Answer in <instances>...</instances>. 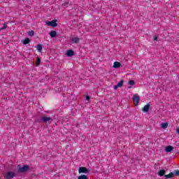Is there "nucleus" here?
Masks as SVG:
<instances>
[{"label":"nucleus","mask_w":179,"mask_h":179,"mask_svg":"<svg viewBox=\"0 0 179 179\" xmlns=\"http://www.w3.org/2000/svg\"><path fill=\"white\" fill-rule=\"evenodd\" d=\"M54 121V119L51 117H47L45 115L36 119V122H38L39 124H42L43 122L44 124H50V122H52Z\"/></svg>","instance_id":"f257e3e1"},{"label":"nucleus","mask_w":179,"mask_h":179,"mask_svg":"<svg viewBox=\"0 0 179 179\" xmlns=\"http://www.w3.org/2000/svg\"><path fill=\"white\" fill-rule=\"evenodd\" d=\"M17 173L20 174H23V173H27L29 170H30V166L29 165H23L22 167H20V165H18L17 166Z\"/></svg>","instance_id":"f03ea898"},{"label":"nucleus","mask_w":179,"mask_h":179,"mask_svg":"<svg viewBox=\"0 0 179 179\" xmlns=\"http://www.w3.org/2000/svg\"><path fill=\"white\" fill-rule=\"evenodd\" d=\"M16 176H17L16 173L8 171L6 173H4L3 177L4 179H13L15 178Z\"/></svg>","instance_id":"7ed1b4c3"},{"label":"nucleus","mask_w":179,"mask_h":179,"mask_svg":"<svg viewBox=\"0 0 179 179\" xmlns=\"http://www.w3.org/2000/svg\"><path fill=\"white\" fill-rule=\"evenodd\" d=\"M139 101H141V97L138 94H135L133 96V103L134 106H139Z\"/></svg>","instance_id":"20e7f679"},{"label":"nucleus","mask_w":179,"mask_h":179,"mask_svg":"<svg viewBox=\"0 0 179 179\" xmlns=\"http://www.w3.org/2000/svg\"><path fill=\"white\" fill-rule=\"evenodd\" d=\"M57 20H53L52 21H47L46 26H50L51 27H57L58 26V23H57Z\"/></svg>","instance_id":"39448f33"},{"label":"nucleus","mask_w":179,"mask_h":179,"mask_svg":"<svg viewBox=\"0 0 179 179\" xmlns=\"http://www.w3.org/2000/svg\"><path fill=\"white\" fill-rule=\"evenodd\" d=\"M78 172L80 174L82 173L84 174H87V173H89V169L85 166H81L78 169Z\"/></svg>","instance_id":"423d86ee"},{"label":"nucleus","mask_w":179,"mask_h":179,"mask_svg":"<svg viewBox=\"0 0 179 179\" xmlns=\"http://www.w3.org/2000/svg\"><path fill=\"white\" fill-rule=\"evenodd\" d=\"M124 85V80H121L116 85L114 86V90H117L118 87H122Z\"/></svg>","instance_id":"0eeeda50"},{"label":"nucleus","mask_w":179,"mask_h":179,"mask_svg":"<svg viewBox=\"0 0 179 179\" xmlns=\"http://www.w3.org/2000/svg\"><path fill=\"white\" fill-rule=\"evenodd\" d=\"M173 150H174V148L173 146L168 145L165 148V152H166V153H170L171 152H173Z\"/></svg>","instance_id":"6e6552de"},{"label":"nucleus","mask_w":179,"mask_h":179,"mask_svg":"<svg viewBox=\"0 0 179 179\" xmlns=\"http://www.w3.org/2000/svg\"><path fill=\"white\" fill-rule=\"evenodd\" d=\"M66 55H67V57H73V55H75V52L72 50H69L66 51Z\"/></svg>","instance_id":"1a4fd4ad"},{"label":"nucleus","mask_w":179,"mask_h":179,"mask_svg":"<svg viewBox=\"0 0 179 179\" xmlns=\"http://www.w3.org/2000/svg\"><path fill=\"white\" fill-rule=\"evenodd\" d=\"M150 108V104L148 103L143 108V113H148L149 109Z\"/></svg>","instance_id":"9d476101"},{"label":"nucleus","mask_w":179,"mask_h":179,"mask_svg":"<svg viewBox=\"0 0 179 179\" xmlns=\"http://www.w3.org/2000/svg\"><path fill=\"white\" fill-rule=\"evenodd\" d=\"M166 174V170L164 169H161L158 171V176H159V177H163Z\"/></svg>","instance_id":"9b49d317"},{"label":"nucleus","mask_w":179,"mask_h":179,"mask_svg":"<svg viewBox=\"0 0 179 179\" xmlns=\"http://www.w3.org/2000/svg\"><path fill=\"white\" fill-rule=\"evenodd\" d=\"M80 39L79 38H71V41L73 43V44H78V43H79V41Z\"/></svg>","instance_id":"f8f14e48"},{"label":"nucleus","mask_w":179,"mask_h":179,"mask_svg":"<svg viewBox=\"0 0 179 179\" xmlns=\"http://www.w3.org/2000/svg\"><path fill=\"white\" fill-rule=\"evenodd\" d=\"M36 50L38 52H41V51H43V45L38 43L37 45H36Z\"/></svg>","instance_id":"ddd939ff"},{"label":"nucleus","mask_w":179,"mask_h":179,"mask_svg":"<svg viewBox=\"0 0 179 179\" xmlns=\"http://www.w3.org/2000/svg\"><path fill=\"white\" fill-rule=\"evenodd\" d=\"M164 177H165V179L173 178V177H174V173L171 172L168 175H164Z\"/></svg>","instance_id":"4468645a"},{"label":"nucleus","mask_w":179,"mask_h":179,"mask_svg":"<svg viewBox=\"0 0 179 179\" xmlns=\"http://www.w3.org/2000/svg\"><path fill=\"white\" fill-rule=\"evenodd\" d=\"M50 36L52 38H55V37H57V32L55 31H51Z\"/></svg>","instance_id":"2eb2a0df"},{"label":"nucleus","mask_w":179,"mask_h":179,"mask_svg":"<svg viewBox=\"0 0 179 179\" xmlns=\"http://www.w3.org/2000/svg\"><path fill=\"white\" fill-rule=\"evenodd\" d=\"M120 66H121V63L118 62H115L113 64V68H120Z\"/></svg>","instance_id":"dca6fc26"},{"label":"nucleus","mask_w":179,"mask_h":179,"mask_svg":"<svg viewBox=\"0 0 179 179\" xmlns=\"http://www.w3.org/2000/svg\"><path fill=\"white\" fill-rule=\"evenodd\" d=\"M30 38H25L24 40L23 41V44H24V45L29 44V43H30Z\"/></svg>","instance_id":"f3484780"},{"label":"nucleus","mask_w":179,"mask_h":179,"mask_svg":"<svg viewBox=\"0 0 179 179\" xmlns=\"http://www.w3.org/2000/svg\"><path fill=\"white\" fill-rule=\"evenodd\" d=\"M162 128H163V129H166V128H167L169 127V123L167 122H164V123H162Z\"/></svg>","instance_id":"a211bd4d"},{"label":"nucleus","mask_w":179,"mask_h":179,"mask_svg":"<svg viewBox=\"0 0 179 179\" xmlns=\"http://www.w3.org/2000/svg\"><path fill=\"white\" fill-rule=\"evenodd\" d=\"M6 27H8V24L6 22H5L3 25V27L0 28V31L2 30H5L6 29Z\"/></svg>","instance_id":"6ab92c4d"},{"label":"nucleus","mask_w":179,"mask_h":179,"mask_svg":"<svg viewBox=\"0 0 179 179\" xmlns=\"http://www.w3.org/2000/svg\"><path fill=\"white\" fill-rule=\"evenodd\" d=\"M40 64H41V59L40 57H37L36 59V66H39Z\"/></svg>","instance_id":"aec40b11"},{"label":"nucleus","mask_w":179,"mask_h":179,"mask_svg":"<svg viewBox=\"0 0 179 179\" xmlns=\"http://www.w3.org/2000/svg\"><path fill=\"white\" fill-rule=\"evenodd\" d=\"M78 179H87V176L81 175V176H78Z\"/></svg>","instance_id":"412c9836"},{"label":"nucleus","mask_w":179,"mask_h":179,"mask_svg":"<svg viewBox=\"0 0 179 179\" xmlns=\"http://www.w3.org/2000/svg\"><path fill=\"white\" fill-rule=\"evenodd\" d=\"M28 36H30L31 37H33L34 36V31L31 30L28 32Z\"/></svg>","instance_id":"4be33fe9"},{"label":"nucleus","mask_w":179,"mask_h":179,"mask_svg":"<svg viewBox=\"0 0 179 179\" xmlns=\"http://www.w3.org/2000/svg\"><path fill=\"white\" fill-rule=\"evenodd\" d=\"M129 85H131V86H134L135 85V81H134V80H129Z\"/></svg>","instance_id":"5701e85b"},{"label":"nucleus","mask_w":179,"mask_h":179,"mask_svg":"<svg viewBox=\"0 0 179 179\" xmlns=\"http://www.w3.org/2000/svg\"><path fill=\"white\" fill-rule=\"evenodd\" d=\"M173 174H174V176H179V170H174Z\"/></svg>","instance_id":"b1692460"},{"label":"nucleus","mask_w":179,"mask_h":179,"mask_svg":"<svg viewBox=\"0 0 179 179\" xmlns=\"http://www.w3.org/2000/svg\"><path fill=\"white\" fill-rule=\"evenodd\" d=\"M158 38H159V36H155V37H154V41H158Z\"/></svg>","instance_id":"393cba45"},{"label":"nucleus","mask_w":179,"mask_h":179,"mask_svg":"<svg viewBox=\"0 0 179 179\" xmlns=\"http://www.w3.org/2000/svg\"><path fill=\"white\" fill-rule=\"evenodd\" d=\"M85 99H86L87 101H90V96H88V95H87V96H85Z\"/></svg>","instance_id":"a878e982"},{"label":"nucleus","mask_w":179,"mask_h":179,"mask_svg":"<svg viewBox=\"0 0 179 179\" xmlns=\"http://www.w3.org/2000/svg\"><path fill=\"white\" fill-rule=\"evenodd\" d=\"M176 132H177V134H178V135H179V127H178V129L176 130Z\"/></svg>","instance_id":"bb28decb"},{"label":"nucleus","mask_w":179,"mask_h":179,"mask_svg":"<svg viewBox=\"0 0 179 179\" xmlns=\"http://www.w3.org/2000/svg\"><path fill=\"white\" fill-rule=\"evenodd\" d=\"M128 89H131V87H128Z\"/></svg>","instance_id":"cd10ccee"}]
</instances>
